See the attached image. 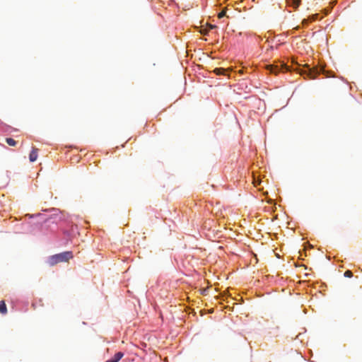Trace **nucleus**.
<instances>
[{"label":"nucleus","instance_id":"obj_13","mask_svg":"<svg viewBox=\"0 0 362 362\" xmlns=\"http://www.w3.org/2000/svg\"><path fill=\"white\" fill-rule=\"evenodd\" d=\"M318 16V14H315L310 16L311 21H315Z\"/></svg>","mask_w":362,"mask_h":362},{"label":"nucleus","instance_id":"obj_18","mask_svg":"<svg viewBox=\"0 0 362 362\" xmlns=\"http://www.w3.org/2000/svg\"><path fill=\"white\" fill-rule=\"evenodd\" d=\"M32 306H33L34 308H36V303H35V302L33 303H32Z\"/></svg>","mask_w":362,"mask_h":362},{"label":"nucleus","instance_id":"obj_3","mask_svg":"<svg viewBox=\"0 0 362 362\" xmlns=\"http://www.w3.org/2000/svg\"><path fill=\"white\" fill-rule=\"evenodd\" d=\"M31 230V226L29 223H21V227L19 224L16 225V230L17 233H26L30 232Z\"/></svg>","mask_w":362,"mask_h":362},{"label":"nucleus","instance_id":"obj_10","mask_svg":"<svg viewBox=\"0 0 362 362\" xmlns=\"http://www.w3.org/2000/svg\"><path fill=\"white\" fill-rule=\"evenodd\" d=\"M288 69L287 66L285 64H282V67L278 70V71L274 72L275 74H278L279 71H286Z\"/></svg>","mask_w":362,"mask_h":362},{"label":"nucleus","instance_id":"obj_15","mask_svg":"<svg viewBox=\"0 0 362 362\" xmlns=\"http://www.w3.org/2000/svg\"><path fill=\"white\" fill-rule=\"evenodd\" d=\"M225 16V12L222 11L219 14H218V17L221 18H223V16Z\"/></svg>","mask_w":362,"mask_h":362},{"label":"nucleus","instance_id":"obj_16","mask_svg":"<svg viewBox=\"0 0 362 362\" xmlns=\"http://www.w3.org/2000/svg\"><path fill=\"white\" fill-rule=\"evenodd\" d=\"M224 71H225V70L223 69H219L218 74H223Z\"/></svg>","mask_w":362,"mask_h":362},{"label":"nucleus","instance_id":"obj_11","mask_svg":"<svg viewBox=\"0 0 362 362\" xmlns=\"http://www.w3.org/2000/svg\"><path fill=\"white\" fill-rule=\"evenodd\" d=\"M71 232H69V231H65L64 232V236L65 238H66V240H69L71 237Z\"/></svg>","mask_w":362,"mask_h":362},{"label":"nucleus","instance_id":"obj_17","mask_svg":"<svg viewBox=\"0 0 362 362\" xmlns=\"http://www.w3.org/2000/svg\"><path fill=\"white\" fill-rule=\"evenodd\" d=\"M25 216L26 217H29V218H33L34 216V215H31V214H28L25 215Z\"/></svg>","mask_w":362,"mask_h":362},{"label":"nucleus","instance_id":"obj_5","mask_svg":"<svg viewBox=\"0 0 362 362\" xmlns=\"http://www.w3.org/2000/svg\"><path fill=\"white\" fill-rule=\"evenodd\" d=\"M37 158V149L33 148L29 155V160L30 162H35Z\"/></svg>","mask_w":362,"mask_h":362},{"label":"nucleus","instance_id":"obj_4","mask_svg":"<svg viewBox=\"0 0 362 362\" xmlns=\"http://www.w3.org/2000/svg\"><path fill=\"white\" fill-rule=\"evenodd\" d=\"M123 356L124 353L122 351H118L115 353L112 357L107 359L105 362H119Z\"/></svg>","mask_w":362,"mask_h":362},{"label":"nucleus","instance_id":"obj_12","mask_svg":"<svg viewBox=\"0 0 362 362\" xmlns=\"http://www.w3.org/2000/svg\"><path fill=\"white\" fill-rule=\"evenodd\" d=\"M300 28V25H298L295 28H293L291 30H290L289 32L291 33H294L296 30H298Z\"/></svg>","mask_w":362,"mask_h":362},{"label":"nucleus","instance_id":"obj_8","mask_svg":"<svg viewBox=\"0 0 362 362\" xmlns=\"http://www.w3.org/2000/svg\"><path fill=\"white\" fill-rule=\"evenodd\" d=\"M6 141L11 146H15L17 143L16 141L12 138H6Z\"/></svg>","mask_w":362,"mask_h":362},{"label":"nucleus","instance_id":"obj_14","mask_svg":"<svg viewBox=\"0 0 362 362\" xmlns=\"http://www.w3.org/2000/svg\"><path fill=\"white\" fill-rule=\"evenodd\" d=\"M302 23L303 24V25H307L308 24V21L306 19H303Z\"/></svg>","mask_w":362,"mask_h":362},{"label":"nucleus","instance_id":"obj_9","mask_svg":"<svg viewBox=\"0 0 362 362\" xmlns=\"http://www.w3.org/2000/svg\"><path fill=\"white\" fill-rule=\"evenodd\" d=\"M344 276L345 277H348V278H350L353 276V274L352 272L350 271V270H346L344 274Z\"/></svg>","mask_w":362,"mask_h":362},{"label":"nucleus","instance_id":"obj_2","mask_svg":"<svg viewBox=\"0 0 362 362\" xmlns=\"http://www.w3.org/2000/svg\"><path fill=\"white\" fill-rule=\"evenodd\" d=\"M71 258H73L72 252L66 251L49 256L47 262L50 266H54L59 262H66Z\"/></svg>","mask_w":362,"mask_h":362},{"label":"nucleus","instance_id":"obj_7","mask_svg":"<svg viewBox=\"0 0 362 362\" xmlns=\"http://www.w3.org/2000/svg\"><path fill=\"white\" fill-rule=\"evenodd\" d=\"M0 313L3 315L7 313V307L4 301H0Z\"/></svg>","mask_w":362,"mask_h":362},{"label":"nucleus","instance_id":"obj_6","mask_svg":"<svg viewBox=\"0 0 362 362\" xmlns=\"http://www.w3.org/2000/svg\"><path fill=\"white\" fill-rule=\"evenodd\" d=\"M289 6L297 8L300 4V0H287Z\"/></svg>","mask_w":362,"mask_h":362},{"label":"nucleus","instance_id":"obj_19","mask_svg":"<svg viewBox=\"0 0 362 362\" xmlns=\"http://www.w3.org/2000/svg\"><path fill=\"white\" fill-rule=\"evenodd\" d=\"M329 11H330V9H329H329H327V11H326V13H325V14H326V15H327V14H328V13H329Z\"/></svg>","mask_w":362,"mask_h":362},{"label":"nucleus","instance_id":"obj_1","mask_svg":"<svg viewBox=\"0 0 362 362\" xmlns=\"http://www.w3.org/2000/svg\"><path fill=\"white\" fill-rule=\"evenodd\" d=\"M301 71L304 77L308 79H315L320 75H324L325 77L329 76L326 73V69L321 66L311 67L308 64H305L302 66Z\"/></svg>","mask_w":362,"mask_h":362},{"label":"nucleus","instance_id":"obj_20","mask_svg":"<svg viewBox=\"0 0 362 362\" xmlns=\"http://www.w3.org/2000/svg\"><path fill=\"white\" fill-rule=\"evenodd\" d=\"M259 40H262V37L260 36L257 37Z\"/></svg>","mask_w":362,"mask_h":362}]
</instances>
